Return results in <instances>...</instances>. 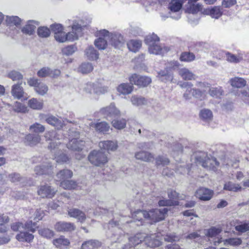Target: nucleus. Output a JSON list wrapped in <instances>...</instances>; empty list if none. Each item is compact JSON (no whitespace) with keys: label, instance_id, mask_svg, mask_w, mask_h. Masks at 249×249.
Listing matches in <instances>:
<instances>
[{"label":"nucleus","instance_id":"nucleus-1","mask_svg":"<svg viewBox=\"0 0 249 249\" xmlns=\"http://www.w3.org/2000/svg\"><path fill=\"white\" fill-rule=\"evenodd\" d=\"M167 212L168 209L165 208L154 209L148 212L137 210L132 213L133 221L131 223H137L136 225L138 226L142 225L143 218L150 221L151 224L159 222L164 219Z\"/></svg>","mask_w":249,"mask_h":249},{"label":"nucleus","instance_id":"nucleus-2","mask_svg":"<svg viewBox=\"0 0 249 249\" xmlns=\"http://www.w3.org/2000/svg\"><path fill=\"white\" fill-rule=\"evenodd\" d=\"M44 137L47 141H51L48 148L51 151H54L53 152L54 153V158L57 162L62 163L69 160V158L59 149V147H61L62 143L60 141L62 139L61 134L54 130L49 131L45 133Z\"/></svg>","mask_w":249,"mask_h":249},{"label":"nucleus","instance_id":"nucleus-3","mask_svg":"<svg viewBox=\"0 0 249 249\" xmlns=\"http://www.w3.org/2000/svg\"><path fill=\"white\" fill-rule=\"evenodd\" d=\"M82 26L77 23H74L72 26V32L66 34L63 30L54 35V38L59 42L66 41H72L77 40L82 34Z\"/></svg>","mask_w":249,"mask_h":249},{"label":"nucleus","instance_id":"nucleus-4","mask_svg":"<svg viewBox=\"0 0 249 249\" xmlns=\"http://www.w3.org/2000/svg\"><path fill=\"white\" fill-rule=\"evenodd\" d=\"M160 38L157 35L152 34L147 36L145 39V43L148 46V51L154 54H163L167 52L168 49L162 47L159 45Z\"/></svg>","mask_w":249,"mask_h":249},{"label":"nucleus","instance_id":"nucleus-5","mask_svg":"<svg viewBox=\"0 0 249 249\" xmlns=\"http://www.w3.org/2000/svg\"><path fill=\"white\" fill-rule=\"evenodd\" d=\"M196 160L202 163V166L210 170L215 171L219 165V162L214 157L208 156L204 152H199L196 154Z\"/></svg>","mask_w":249,"mask_h":249},{"label":"nucleus","instance_id":"nucleus-6","mask_svg":"<svg viewBox=\"0 0 249 249\" xmlns=\"http://www.w3.org/2000/svg\"><path fill=\"white\" fill-rule=\"evenodd\" d=\"M179 66V63L177 61H171L166 64L165 70L160 71L158 72L157 77L161 81L165 83L172 82L173 79V74L170 71L175 70Z\"/></svg>","mask_w":249,"mask_h":249},{"label":"nucleus","instance_id":"nucleus-7","mask_svg":"<svg viewBox=\"0 0 249 249\" xmlns=\"http://www.w3.org/2000/svg\"><path fill=\"white\" fill-rule=\"evenodd\" d=\"M99 34L100 36H103L106 38H110L112 45L116 48H120L124 44V39L120 33L110 34L106 30H101L99 31Z\"/></svg>","mask_w":249,"mask_h":249},{"label":"nucleus","instance_id":"nucleus-8","mask_svg":"<svg viewBox=\"0 0 249 249\" xmlns=\"http://www.w3.org/2000/svg\"><path fill=\"white\" fill-rule=\"evenodd\" d=\"M69 133V142L67 144V148L73 151L81 150L85 145V142L78 140L79 133L76 131H71Z\"/></svg>","mask_w":249,"mask_h":249},{"label":"nucleus","instance_id":"nucleus-9","mask_svg":"<svg viewBox=\"0 0 249 249\" xmlns=\"http://www.w3.org/2000/svg\"><path fill=\"white\" fill-rule=\"evenodd\" d=\"M88 159L91 163L96 166H99L107 162V156L99 150H93L91 152Z\"/></svg>","mask_w":249,"mask_h":249},{"label":"nucleus","instance_id":"nucleus-10","mask_svg":"<svg viewBox=\"0 0 249 249\" xmlns=\"http://www.w3.org/2000/svg\"><path fill=\"white\" fill-rule=\"evenodd\" d=\"M196 86L199 89L192 88L190 91H192V95L196 98L201 100L204 99L206 97V92L210 87V85L207 83L197 82Z\"/></svg>","mask_w":249,"mask_h":249},{"label":"nucleus","instance_id":"nucleus-11","mask_svg":"<svg viewBox=\"0 0 249 249\" xmlns=\"http://www.w3.org/2000/svg\"><path fill=\"white\" fill-rule=\"evenodd\" d=\"M100 113L107 120H111L113 118L119 116L121 114L120 110L113 103L107 107L102 108L100 110Z\"/></svg>","mask_w":249,"mask_h":249},{"label":"nucleus","instance_id":"nucleus-12","mask_svg":"<svg viewBox=\"0 0 249 249\" xmlns=\"http://www.w3.org/2000/svg\"><path fill=\"white\" fill-rule=\"evenodd\" d=\"M129 81L132 84H135L141 87H144L151 83V79L148 76L133 74L130 77Z\"/></svg>","mask_w":249,"mask_h":249},{"label":"nucleus","instance_id":"nucleus-13","mask_svg":"<svg viewBox=\"0 0 249 249\" xmlns=\"http://www.w3.org/2000/svg\"><path fill=\"white\" fill-rule=\"evenodd\" d=\"M146 234L144 233H138L133 236L129 238V243L125 245L123 249H134V247L142 243L145 241Z\"/></svg>","mask_w":249,"mask_h":249},{"label":"nucleus","instance_id":"nucleus-14","mask_svg":"<svg viewBox=\"0 0 249 249\" xmlns=\"http://www.w3.org/2000/svg\"><path fill=\"white\" fill-rule=\"evenodd\" d=\"M57 190L53 188L51 186L45 184L40 185L37 194L42 198H52L56 193Z\"/></svg>","mask_w":249,"mask_h":249},{"label":"nucleus","instance_id":"nucleus-15","mask_svg":"<svg viewBox=\"0 0 249 249\" xmlns=\"http://www.w3.org/2000/svg\"><path fill=\"white\" fill-rule=\"evenodd\" d=\"M98 146L101 149L105 150L108 153L115 151L118 147V142L116 141H103L98 143Z\"/></svg>","mask_w":249,"mask_h":249},{"label":"nucleus","instance_id":"nucleus-16","mask_svg":"<svg viewBox=\"0 0 249 249\" xmlns=\"http://www.w3.org/2000/svg\"><path fill=\"white\" fill-rule=\"evenodd\" d=\"M60 71L58 69L52 70L48 67H44L38 71L37 75L41 77L50 76L56 78L60 75Z\"/></svg>","mask_w":249,"mask_h":249},{"label":"nucleus","instance_id":"nucleus-17","mask_svg":"<svg viewBox=\"0 0 249 249\" xmlns=\"http://www.w3.org/2000/svg\"><path fill=\"white\" fill-rule=\"evenodd\" d=\"M159 234V233H157L151 234L150 236H147L146 234L145 242L147 246L150 248H155L160 246L161 239L160 238Z\"/></svg>","mask_w":249,"mask_h":249},{"label":"nucleus","instance_id":"nucleus-18","mask_svg":"<svg viewBox=\"0 0 249 249\" xmlns=\"http://www.w3.org/2000/svg\"><path fill=\"white\" fill-rule=\"evenodd\" d=\"M89 125L90 127L94 128L96 131L104 134L107 133L110 129L109 124L105 121L97 123L91 122Z\"/></svg>","mask_w":249,"mask_h":249},{"label":"nucleus","instance_id":"nucleus-19","mask_svg":"<svg viewBox=\"0 0 249 249\" xmlns=\"http://www.w3.org/2000/svg\"><path fill=\"white\" fill-rule=\"evenodd\" d=\"M46 122L57 129L61 128L64 125V121L61 118L52 115L46 116Z\"/></svg>","mask_w":249,"mask_h":249},{"label":"nucleus","instance_id":"nucleus-20","mask_svg":"<svg viewBox=\"0 0 249 249\" xmlns=\"http://www.w3.org/2000/svg\"><path fill=\"white\" fill-rule=\"evenodd\" d=\"M213 194L212 190L205 188H201L196 191V196L201 200L207 201L212 198Z\"/></svg>","mask_w":249,"mask_h":249},{"label":"nucleus","instance_id":"nucleus-21","mask_svg":"<svg viewBox=\"0 0 249 249\" xmlns=\"http://www.w3.org/2000/svg\"><path fill=\"white\" fill-rule=\"evenodd\" d=\"M38 25V22L35 20H29L26 24L21 29V32L23 34L31 36L34 34L35 30Z\"/></svg>","mask_w":249,"mask_h":249},{"label":"nucleus","instance_id":"nucleus-22","mask_svg":"<svg viewBox=\"0 0 249 249\" xmlns=\"http://www.w3.org/2000/svg\"><path fill=\"white\" fill-rule=\"evenodd\" d=\"M68 214L70 217L77 219L81 222H83L86 219L85 213L77 208H71L68 210Z\"/></svg>","mask_w":249,"mask_h":249},{"label":"nucleus","instance_id":"nucleus-23","mask_svg":"<svg viewBox=\"0 0 249 249\" xmlns=\"http://www.w3.org/2000/svg\"><path fill=\"white\" fill-rule=\"evenodd\" d=\"M54 229L57 231H70L74 230V226L70 222H58L55 224Z\"/></svg>","mask_w":249,"mask_h":249},{"label":"nucleus","instance_id":"nucleus-24","mask_svg":"<svg viewBox=\"0 0 249 249\" xmlns=\"http://www.w3.org/2000/svg\"><path fill=\"white\" fill-rule=\"evenodd\" d=\"M135 157L136 159L146 162L153 161L154 155L151 153L144 151L136 152Z\"/></svg>","mask_w":249,"mask_h":249},{"label":"nucleus","instance_id":"nucleus-25","mask_svg":"<svg viewBox=\"0 0 249 249\" xmlns=\"http://www.w3.org/2000/svg\"><path fill=\"white\" fill-rule=\"evenodd\" d=\"M22 230L16 235V239L19 242H25L30 243L34 238V236L26 231Z\"/></svg>","mask_w":249,"mask_h":249},{"label":"nucleus","instance_id":"nucleus-26","mask_svg":"<svg viewBox=\"0 0 249 249\" xmlns=\"http://www.w3.org/2000/svg\"><path fill=\"white\" fill-rule=\"evenodd\" d=\"M73 176L72 172L69 169H63L60 171L56 175L55 180L57 181H67Z\"/></svg>","mask_w":249,"mask_h":249},{"label":"nucleus","instance_id":"nucleus-27","mask_svg":"<svg viewBox=\"0 0 249 249\" xmlns=\"http://www.w3.org/2000/svg\"><path fill=\"white\" fill-rule=\"evenodd\" d=\"M35 172L37 175L49 174L52 173V166L50 163H46L41 166L37 165L35 168Z\"/></svg>","mask_w":249,"mask_h":249},{"label":"nucleus","instance_id":"nucleus-28","mask_svg":"<svg viewBox=\"0 0 249 249\" xmlns=\"http://www.w3.org/2000/svg\"><path fill=\"white\" fill-rule=\"evenodd\" d=\"M70 244L69 240L63 236H61L53 240V244L59 249H66L69 246Z\"/></svg>","mask_w":249,"mask_h":249},{"label":"nucleus","instance_id":"nucleus-29","mask_svg":"<svg viewBox=\"0 0 249 249\" xmlns=\"http://www.w3.org/2000/svg\"><path fill=\"white\" fill-rule=\"evenodd\" d=\"M102 244L96 240H89L84 242L82 246L81 249H100Z\"/></svg>","mask_w":249,"mask_h":249},{"label":"nucleus","instance_id":"nucleus-30","mask_svg":"<svg viewBox=\"0 0 249 249\" xmlns=\"http://www.w3.org/2000/svg\"><path fill=\"white\" fill-rule=\"evenodd\" d=\"M222 11L219 7H213L212 8L204 9L203 14L210 15L212 18H218L222 15Z\"/></svg>","mask_w":249,"mask_h":249},{"label":"nucleus","instance_id":"nucleus-31","mask_svg":"<svg viewBox=\"0 0 249 249\" xmlns=\"http://www.w3.org/2000/svg\"><path fill=\"white\" fill-rule=\"evenodd\" d=\"M178 74L185 80H192L196 79V75L189 69L183 68L178 70Z\"/></svg>","mask_w":249,"mask_h":249},{"label":"nucleus","instance_id":"nucleus-32","mask_svg":"<svg viewBox=\"0 0 249 249\" xmlns=\"http://www.w3.org/2000/svg\"><path fill=\"white\" fill-rule=\"evenodd\" d=\"M230 83L232 87L240 89L245 87L246 85L247 82L243 78L234 77L230 79Z\"/></svg>","mask_w":249,"mask_h":249},{"label":"nucleus","instance_id":"nucleus-33","mask_svg":"<svg viewBox=\"0 0 249 249\" xmlns=\"http://www.w3.org/2000/svg\"><path fill=\"white\" fill-rule=\"evenodd\" d=\"M85 54L90 60H95L98 58L99 54L92 46L88 47L85 51Z\"/></svg>","mask_w":249,"mask_h":249},{"label":"nucleus","instance_id":"nucleus-34","mask_svg":"<svg viewBox=\"0 0 249 249\" xmlns=\"http://www.w3.org/2000/svg\"><path fill=\"white\" fill-rule=\"evenodd\" d=\"M133 84L128 83H123L120 84L117 88L118 91L122 94H130L133 90Z\"/></svg>","mask_w":249,"mask_h":249},{"label":"nucleus","instance_id":"nucleus-35","mask_svg":"<svg viewBox=\"0 0 249 249\" xmlns=\"http://www.w3.org/2000/svg\"><path fill=\"white\" fill-rule=\"evenodd\" d=\"M11 93L15 98L18 99L22 97L24 93L22 87L19 84L12 86Z\"/></svg>","mask_w":249,"mask_h":249},{"label":"nucleus","instance_id":"nucleus-36","mask_svg":"<svg viewBox=\"0 0 249 249\" xmlns=\"http://www.w3.org/2000/svg\"><path fill=\"white\" fill-rule=\"evenodd\" d=\"M222 53L223 54L225 55L226 59L231 63H238L243 59V56L241 54L235 55L229 52H222Z\"/></svg>","mask_w":249,"mask_h":249},{"label":"nucleus","instance_id":"nucleus-37","mask_svg":"<svg viewBox=\"0 0 249 249\" xmlns=\"http://www.w3.org/2000/svg\"><path fill=\"white\" fill-rule=\"evenodd\" d=\"M204 9L203 8V5L199 3L194 4V3L189 4L186 7V12L190 14H196L199 12L203 13Z\"/></svg>","mask_w":249,"mask_h":249},{"label":"nucleus","instance_id":"nucleus-38","mask_svg":"<svg viewBox=\"0 0 249 249\" xmlns=\"http://www.w3.org/2000/svg\"><path fill=\"white\" fill-rule=\"evenodd\" d=\"M224 242V245H231L232 246H237L241 244L242 240L239 238H230L224 240L222 241V238L218 239L217 241L218 243Z\"/></svg>","mask_w":249,"mask_h":249},{"label":"nucleus","instance_id":"nucleus-39","mask_svg":"<svg viewBox=\"0 0 249 249\" xmlns=\"http://www.w3.org/2000/svg\"><path fill=\"white\" fill-rule=\"evenodd\" d=\"M28 105L33 109L40 110L43 108V102L42 101L33 98L28 101Z\"/></svg>","mask_w":249,"mask_h":249},{"label":"nucleus","instance_id":"nucleus-40","mask_svg":"<svg viewBox=\"0 0 249 249\" xmlns=\"http://www.w3.org/2000/svg\"><path fill=\"white\" fill-rule=\"evenodd\" d=\"M184 2V0H171L169 3V9L172 12H178L182 8Z\"/></svg>","mask_w":249,"mask_h":249},{"label":"nucleus","instance_id":"nucleus-41","mask_svg":"<svg viewBox=\"0 0 249 249\" xmlns=\"http://www.w3.org/2000/svg\"><path fill=\"white\" fill-rule=\"evenodd\" d=\"M25 140L29 145L33 146L40 142L41 137L38 134H29L26 136Z\"/></svg>","mask_w":249,"mask_h":249},{"label":"nucleus","instance_id":"nucleus-42","mask_svg":"<svg viewBox=\"0 0 249 249\" xmlns=\"http://www.w3.org/2000/svg\"><path fill=\"white\" fill-rule=\"evenodd\" d=\"M128 49L133 52H137L142 46V41L138 40H131L127 43Z\"/></svg>","mask_w":249,"mask_h":249},{"label":"nucleus","instance_id":"nucleus-43","mask_svg":"<svg viewBox=\"0 0 249 249\" xmlns=\"http://www.w3.org/2000/svg\"><path fill=\"white\" fill-rule=\"evenodd\" d=\"M199 116L203 121L209 122L212 120L213 116V113L211 110L204 108L200 110Z\"/></svg>","mask_w":249,"mask_h":249},{"label":"nucleus","instance_id":"nucleus-44","mask_svg":"<svg viewBox=\"0 0 249 249\" xmlns=\"http://www.w3.org/2000/svg\"><path fill=\"white\" fill-rule=\"evenodd\" d=\"M131 102L133 105L136 106L145 105L147 103V100L145 98L136 95L132 96Z\"/></svg>","mask_w":249,"mask_h":249},{"label":"nucleus","instance_id":"nucleus-45","mask_svg":"<svg viewBox=\"0 0 249 249\" xmlns=\"http://www.w3.org/2000/svg\"><path fill=\"white\" fill-rule=\"evenodd\" d=\"M100 37L96 39L94 41L95 46L99 50H104L107 46V42L105 37L103 36H100L99 33H98Z\"/></svg>","mask_w":249,"mask_h":249},{"label":"nucleus","instance_id":"nucleus-46","mask_svg":"<svg viewBox=\"0 0 249 249\" xmlns=\"http://www.w3.org/2000/svg\"><path fill=\"white\" fill-rule=\"evenodd\" d=\"M38 231L39 235L47 239H51L54 236L53 231L48 228H41Z\"/></svg>","mask_w":249,"mask_h":249},{"label":"nucleus","instance_id":"nucleus-47","mask_svg":"<svg viewBox=\"0 0 249 249\" xmlns=\"http://www.w3.org/2000/svg\"><path fill=\"white\" fill-rule=\"evenodd\" d=\"M241 186L236 183H234L231 181L226 183L224 185V189L226 190L236 192L241 189Z\"/></svg>","mask_w":249,"mask_h":249},{"label":"nucleus","instance_id":"nucleus-48","mask_svg":"<svg viewBox=\"0 0 249 249\" xmlns=\"http://www.w3.org/2000/svg\"><path fill=\"white\" fill-rule=\"evenodd\" d=\"M13 110L18 113H26L28 112L27 107L22 103L16 102L13 106Z\"/></svg>","mask_w":249,"mask_h":249},{"label":"nucleus","instance_id":"nucleus-49","mask_svg":"<svg viewBox=\"0 0 249 249\" xmlns=\"http://www.w3.org/2000/svg\"><path fill=\"white\" fill-rule=\"evenodd\" d=\"M195 54L190 52H183L180 56V60L181 61L191 62L195 59Z\"/></svg>","mask_w":249,"mask_h":249},{"label":"nucleus","instance_id":"nucleus-50","mask_svg":"<svg viewBox=\"0 0 249 249\" xmlns=\"http://www.w3.org/2000/svg\"><path fill=\"white\" fill-rule=\"evenodd\" d=\"M208 89H209V93L210 95L215 98L220 97L223 93V91L221 87L209 88Z\"/></svg>","mask_w":249,"mask_h":249},{"label":"nucleus","instance_id":"nucleus-51","mask_svg":"<svg viewBox=\"0 0 249 249\" xmlns=\"http://www.w3.org/2000/svg\"><path fill=\"white\" fill-rule=\"evenodd\" d=\"M112 126L117 129H122L124 128L126 124V121L124 119L120 120H114L112 121Z\"/></svg>","mask_w":249,"mask_h":249},{"label":"nucleus","instance_id":"nucleus-52","mask_svg":"<svg viewBox=\"0 0 249 249\" xmlns=\"http://www.w3.org/2000/svg\"><path fill=\"white\" fill-rule=\"evenodd\" d=\"M60 186L64 189L71 190L75 189L77 186V184L76 182L73 180H68L60 182Z\"/></svg>","mask_w":249,"mask_h":249},{"label":"nucleus","instance_id":"nucleus-53","mask_svg":"<svg viewBox=\"0 0 249 249\" xmlns=\"http://www.w3.org/2000/svg\"><path fill=\"white\" fill-rule=\"evenodd\" d=\"M93 66L90 63H82L79 68V71L83 74L90 72L93 70Z\"/></svg>","mask_w":249,"mask_h":249},{"label":"nucleus","instance_id":"nucleus-54","mask_svg":"<svg viewBox=\"0 0 249 249\" xmlns=\"http://www.w3.org/2000/svg\"><path fill=\"white\" fill-rule=\"evenodd\" d=\"M29 129L32 132L39 133H43L45 130V127L44 125L36 123L30 126Z\"/></svg>","mask_w":249,"mask_h":249},{"label":"nucleus","instance_id":"nucleus-55","mask_svg":"<svg viewBox=\"0 0 249 249\" xmlns=\"http://www.w3.org/2000/svg\"><path fill=\"white\" fill-rule=\"evenodd\" d=\"M76 51V46L74 45H71L63 48L62 50V53L63 54L69 56L73 54Z\"/></svg>","mask_w":249,"mask_h":249},{"label":"nucleus","instance_id":"nucleus-56","mask_svg":"<svg viewBox=\"0 0 249 249\" xmlns=\"http://www.w3.org/2000/svg\"><path fill=\"white\" fill-rule=\"evenodd\" d=\"M6 22L10 26L19 24L21 19L17 16H6Z\"/></svg>","mask_w":249,"mask_h":249},{"label":"nucleus","instance_id":"nucleus-57","mask_svg":"<svg viewBox=\"0 0 249 249\" xmlns=\"http://www.w3.org/2000/svg\"><path fill=\"white\" fill-rule=\"evenodd\" d=\"M35 90L38 94L44 95L47 92L48 88L45 84L39 82Z\"/></svg>","mask_w":249,"mask_h":249},{"label":"nucleus","instance_id":"nucleus-58","mask_svg":"<svg viewBox=\"0 0 249 249\" xmlns=\"http://www.w3.org/2000/svg\"><path fill=\"white\" fill-rule=\"evenodd\" d=\"M221 231L222 229L221 228L213 227L207 231L206 234L209 237H212L219 234Z\"/></svg>","mask_w":249,"mask_h":249},{"label":"nucleus","instance_id":"nucleus-59","mask_svg":"<svg viewBox=\"0 0 249 249\" xmlns=\"http://www.w3.org/2000/svg\"><path fill=\"white\" fill-rule=\"evenodd\" d=\"M37 34L41 37H47L50 35V31L47 27H40L38 28Z\"/></svg>","mask_w":249,"mask_h":249},{"label":"nucleus","instance_id":"nucleus-60","mask_svg":"<svg viewBox=\"0 0 249 249\" xmlns=\"http://www.w3.org/2000/svg\"><path fill=\"white\" fill-rule=\"evenodd\" d=\"M108 91V87L107 86H102L99 84H96L94 88V92L97 94H105Z\"/></svg>","mask_w":249,"mask_h":249},{"label":"nucleus","instance_id":"nucleus-61","mask_svg":"<svg viewBox=\"0 0 249 249\" xmlns=\"http://www.w3.org/2000/svg\"><path fill=\"white\" fill-rule=\"evenodd\" d=\"M24 226V230H28L32 232H34L36 228V222H33L32 221L30 220L27 221Z\"/></svg>","mask_w":249,"mask_h":249},{"label":"nucleus","instance_id":"nucleus-62","mask_svg":"<svg viewBox=\"0 0 249 249\" xmlns=\"http://www.w3.org/2000/svg\"><path fill=\"white\" fill-rule=\"evenodd\" d=\"M8 77L13 81L19 80L23 78L22 75L16 71H12L8 73Z\"/></svg>","mask_w":249,"mask_h":249},{"label":"nucleus","instance_id":"nucleus-63","mask_svg":"<svg viewBox=\"0 0 249 249\" xmlns=\"http://www.w3.org/2000/svg\"><path fill=\"white\" fill-rule=\"evenodd\" d=\"M114 231L115 233L113 234L112 240L114 241V242H117L119 241L120 238L122 236H124V232L118 227H116Z\"/></svg>","mask_w":249,"mask_h":249},{"label":"nucleus","instance_id":"nucleus-64","mask_svg":"<svg viewBox=\"0 0 249 249\" xmlns=\"http://www.w3.org/2000/svg\"><path fill=\"white\" fill-rule=\"evenodd\" d=\"M156 163L157 165H165L169 163V160L164 156H159L156 159Z\"/></svg>","mask_w":249,"mask_h":249}]
</instances>
